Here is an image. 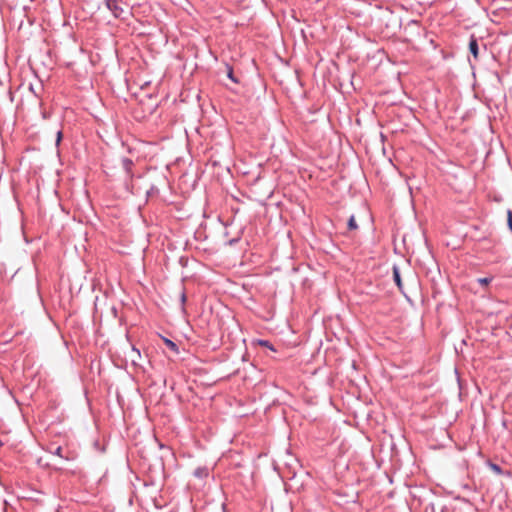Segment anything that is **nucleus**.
I'll list each match as a JSON object with an SVG mask.
<instances>
[{
  "label": "nucleus",
  "instance_id": "obj_1",
  "mask_svg": "<svg viewBox=\"0 0 512 512\" xmlns=\"http://www.w3.org/2000/svg\"><path fill=\"white\" fill-rule=\"evenodd\" d=\"M121 0H104L106 8L112 13L115 18H122L125 13L123 7L120 5Z\"/></svg>",
  "mask_w": 512,
  "mask_h": 512
},
{
  "label": "nucleus",
  "instance_id": "obj_2",
  "mask_svg": "<svg viewBox=\"0 0 512 512\" xmlns=\"http://www.w3.org/2000/svg\"><path fill=\"white\" fill-rule=\"evenodd\" d=\"M121 163H122V167L126 173V179L131 181L134 177V174L132 172V167L134 166V162L130 158L124 157V158H122Z\"/></svg>",
  "mask_w": 512,
  "mask_h": 512
},
{
  "label": "nucleus",
  "instance_id": "obj_3",
  "mask_svg": "<svg viewBox=\"0 0 512 512\" xmlns=\"http://www.w3.org/2000/svg\"><path fill=\"white\" fill-rule=\"evenodd\" d=\"M469 51L473 55L474 59L477 60L479 57V45L477 39L474 36H471L470 38Z\"/></svg>",
  "mask_w": 512,
  "mask_h": 512
},
{
  "label": "nucleus",
  "instance_id": "obj_4",
  "mask_svg": "<svg viewBox=\"0 0 512 512\" xmlns=\"http://www.w3.org/2000/svg\"><path fill=\"white\" fill-rule=\"evenodd\" d=\"M393 280H394L395 284L397 285V287L399 288V290L402 291L403 284H402L400 269L397 266H393Z\"/></svg>",
  "mask_w": 512,
  "mask_h": 512
},
{
  "label": "nucleus",
  "instance_id": "obj_5",
  "mask_svg": "<svg viewBox=\"0 0 512 512\" xmlns=\"http://www.w3.org/2000/svg\"><path fill=\"white\" fill-rule=\"evenodd\" d=\"M193 475L199 479H205L209 475V470L207 467H198L194 470Z\"/></svg>",
  "mask_w": 512,
  "mask_h": 512
},
{
  "label": "nucleus",
  "instance_id": "obj_6",
  "mask_svg": "<svg viewBox=\"0 0 512 512\" xmlns=\"http://www.w3.org/2000/svg\"><path fill=\"white\" fill-rule=\"evenodd\" d=\"M487 466L497 475H504V471L503 469L501 468L500 465L492 462V461H487Z\"/></svg>",
  "mask_w": 512,
  "mask_h": 512
},
{
  "label": "nucleus",
  "instance_id": "obj_7",
  "mask_svg": "<svg viewBox=\"0 0 512 512\" xmlns=\"http://www.w3.org/2000/svg\"><path fill=\"white\" fill-rule=\"evenodd\" d=\"M163 340H164V343H165V345H166V347L168 349L173 351L175 354L179 353V347H178V345L174 341H172V340H170L168 338H163Z\"/></svg>",
  "mask_w": 512,
  "mask_h": 512
},
{
  "label": "nucleus",
  "instance_id": "obj_8",
  "mask_svg": "<svg viewBox=\"0 0 512 512\" xmlns=\"http://www.w3.org/2000/svg\"><path fill=\"white\" fill-rule=\"evenodd\" d=\"M347 225H348V229H349V230H355V229H357V228H358V225H357V223H356V220H355L354 215H352V216L349 218Z\"/></svg>",
  "mask_w": 512,
  "mask_h": 512
},
{
  "label": "nucleus",
  "instance_id": "obj_9",
  "mask_svg": "<svg viewBox=\"0 0 512 512\" xmlns=\"http://www.w3.org/2000/svg\"><path fill=\"white\" fill-rule=\"evenodd\" d=\"M62 451H63V450H62V447L58 446V447L55 449V451L53 452V454H54V455H57V456H59V457H61V458H64V459H66V460H72V459H73L72 457H69V456H63Z\"/></svg>",
  "mask_w": 512,
  "mask_h": 512
},
{
  "label": "nucleus",
  "instance_id": "obj_10",
  "mask_svg": "<svg viewBox=\"0 0 512 512\" xmlns=\"http://www.w3.org/2000/svg\"><path fill=\"white\" fill-rule=\"evenodd\" d=\"M259 344L261 346L269 348L272 351H275L274 346L268 340H259Z\"/></svg>",
  "mask_w": 512,
  "mask_h": 512
},
{
  "label": "nucleus",
  "instance_id": "obj_11",
  "mask_svg": "<svg viewBox=\"0 0 512 512\" xmlns=\"http://www.w3.org/2000/svg\"><path fill=\"white\" fill-rule=\"evenodd\" d=\"M158 193H159V189H158L156 186H154V185H152V186L150 187V189H149V190H147V192H146V194H147V196H148V197H150V196H152V195H155V194H158Z\"/></svg>",
  "mask_w": 512,
  "mask_h": 512
},
{
  "label": "nucleus",
  "instance_id": "obj_12",
  "mask_svg": "<svg viewBox=\"0 0 512 512\" xmlns=\"http://www.w3.org/2000/svg\"><path fill=\"white\" fill-rule=\"evenodd\" d=\"M62 138H63V133L61 130H58L56 133V143H55L57 147L60 145Z\"/></svg>",
  "mask_w": 512,
  "mask_h": 512
},
{
  "label": "nucleus",
  "instance_id": "obj_13",
  "mask_svg": "<svg viewBox=\"0 0 512 512\" xmlns=\"http://www.w3.org/2000/svg\"><path fill=\"white\" fill-rule=\"evenodd\" d=\"M228 78L231 79L233 82L237 83L238 79L234 77L233 69L232 67H228Z\"/></svg>",
  "mask_w": 512,
  "mask_h": 512
},
{
  "label": "nucleus",
  "instance_id": "obj_14",
  "mask_svg": "<svg viewBox=\"0 0 512 512\" xmlns=\"http://www.w3.org/2000/svg\"><path fill=\"white\" fill-rule=\"evenodd\" d=\"M491 278H479L478 283L481 285H488L491 282Z\"/></svg>",
  "mask_w": 512,
  "mask_h": 512
},
{
  "label": "nucleus",
  "instance_id": "obj_15",
  "mask_svg": "<svg viewBox=\"0 0 512 512\" xmlns=\"http://www.w3.org/2000/svg\"><path fill=\"white\" fill-rule=\"evenodd\" d=\"M507 224L509 229L512 231V213L508 211Z\"/></svg>",
  "mask_w": 512,
  "mask_h": 512
},
{
  "label": "nucleus",
  "instance_id": "obj_16",
  "mask_svg": "<svg viewBox=\"0 0 512 512\" xmlns=\"http://www.w3.org/2000/svg\"><path fill=\"white\" fill-rule=\"evenodd\" d=\"M132 352L137 356V358H141L140 350L137 349L134 345H132Z\"/></svg>",
  "mask_w": 512,
  "mask_h": 512
},
{
  "label": "nucleus",
  "instance_id": "obj_17",
  "mask_svg": "<svg viewBox=\"0 0 512 512\" xmlns=\"http://www.w3.org/2000/svg\"><path fill=\"white\" fill-rule=\"evenodd\" d=\"M185 301H186V295H185L184 292H182V294H181V302H182V304H184Z\"/></svg>",
  "mask_w": 512,
  "mask_h": 512
},
{
  "label": "nucleus",
  "instance_id": "obj_18",
  "mask_svg": "<svg viewBox=\"0 0 512 512\" xmlns=\"http://www.w3.org/2000/svg\"><path fill=\"white\" fill-rule=\"evenodd\" d=\"M237 242H238V239H232V240L229 241V244L233 245V244H235Z\"/></svg>",
  "mask_w": 512,
  "mask_h": 512
},
{
  "label": "nucleus",
  "instance_id": "obj_19",
  "mask_svg": "<svg viewBox=\"0 0 512 512\" xmlns=\"http://www.w3.org/2000/svg\"><path fill=\"white\" fill-rule=\"evenodd\" d=\"M132 363L136 365V360L134 358H132Z\"/></svg>",
  "mask_w": 512,
  "mask_h": 512
}]
</instances>
